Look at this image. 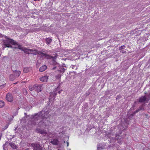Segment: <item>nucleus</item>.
<instances>
[{"label":"nucleus","mask_w":150,"mask_h":150,"mask_svg":"<svg viewBox=\"0 0 150 150\" xmlns=\"http://www.w3.org/2000/svg\"><path fill=\"white\" fill-rule=\"evenodd\" d=\"M39 114L41 115L42 120L38 122L37 125V127L39 128H36L35 131L42 135H46L47 134L46 130L41 128H45L46 127L48 126L51 124L50 122L47 119L50 116L49 112L42 110L39 112Z\"/></svg>","instance_id":"nucleus-1"},{"label":"nucleus","mask_w":150,"mask_h":150,"mask_svg":"<svg viewBox=\"0 0 150 150\" xmlns=\"http://www.w3.org/2000/svg\"><path fill=\"white\" fill-rule=\"evenodd\" d=\"M4 43L5 47L19 49V48H18L19 45H20L22 47L21 45L18 44L17 42H16L14 40L11 39H8L7 40H5Z\"/></svg>","instance_id":"nucleus-2"},{"label":"nucleus","mask_w":150,"mask_h":150,"mask_svg":"<svg viewBox=\"0 0 150 150\" xmlns=\"http://www.w3.org/2000/svg\"><path fill=\"white\" fill-rule=\"evenodd\" d=\"M41 118V116L40 114H39V112L36 114H35L33 117L32 119L30 122L31 123L32 125L34 126L37 125L38 122H36L35 121L39 120L40 118Z\"/></svg>","instance_id":"nucleus-3"},{"label":"nucleus","mask_w":150,"mask_h":150,"mask_svg":"<svg viewBox=\"0 0 150 150\" xmlns=\"http://www.w3.org/2000/svg\"><path fill=\"white\" fill-rule=\"evenodd\" d=\"M18 47V48L19 49L23 51L25 53L29 54L31 52H32L33 54L36 55V52H37V50H33L32 49L22 47L20 45H19Z\"/></svg>","instance_id":"nucleus-4"},{"label":"nucleus","mask_w":150,"mask_h":150,"mask_svg":"<svg viewBox=\"0 0 150 150\" xmlns=\"http://www.w3.org/2000/svg\"><path fill=\"white\" fill-rule=\"evenodd\" d=\"M31 146L33 147V150H43L42 146H41L39 142L32 143Z\"/></svg>","instance_id":"nucleus-5"},{"label":"nucleus","mask_w":150,"mask_h":150,"mask_svg":"<svg viewBox=\"0 0 150 150\" xmlns=\"http://www.w3.org/2000/svg\"><path fill=\"white\" fill-rule=\"evenodd\" d=\"M34 87H35V91L37 93H39L41 91L42 88V84H35L34 85Z\"/></svg>","instance_id":"nucleus-6"},{"label":"nucleus","mask_w":150,"mask_h":150,"mask_svg":"<svg viewBox=\"0 0 150 150\" xmlns=\"http://www.w3.org/2000/svg\"><path fill=\"white\" fill-rule=\"evenodd\" d=\"M6 99L8 102H11L13 100V98L12 94L10 93H8L6 96Z\"/></svg>","instance_id":"nucleus-7"},{"label":"nucleus","mask_w":150,"mask_h":150,"mask_svg":"<svg viewBox=\"0 0 150 150\" xmlns=\"http://www.w3.org/2000/svg\"><path fill=\"white\" fill-rule=\"evenodd\" d=\"M58 89V88L57 87L55 90H54L53 92L51 93L50 96L51 98H54V99L55 98L57 93Z\"/></svg>","instance_id":"nucleus-8"},{"label":"nucleus","mask_w":150,"mask_h":150,"mask_svg":"<svg viewBox=\"0 0 150 150\" xmlns=\"http://www.w3.org/2000/svg\"><path fill=\"white\" fill-rule=\"evenodd\" d=\"M147 100V98L145 96H142L139 98L138 102L140 103H144Z\"/></svg>","instance_id":"nucleus-9"},{"label":"nucleus","mask_w":150,"mask_h":150,"mask_svg":"<svg viewBox=\"0 0 150 150\" xmlns=\"http://www.w3.org/2000/svg\"><path fill=\"white\" fill-rule=\"evenodd\" d=\"M32 69V68L31 67H25L23 68V72L24 73H27L30 71Z\"/></svg>","instance_id":"nucleus-10"},{"label":"nucleus","mask_w":150,"mask_h":150,"mask_svg":"<svg viewBox=\"0 0 150 150\" xmlns=\"http://www.w3.org/2000/svg\"><path fill=\"white\" fill-rule=\"evenodd\" d=\"M30 102L32 104L35 105L37 103V99L35 97L31 98H30Z\"/></svg>","instance_id":"nucleus-11"},{"label":"nucleus","mask_w":150,"mask_h":150,"mask_svg":"<svg viewBox=\"0 0 150 150\" xmlns=\"http://www.w3.org/2000/svg\"><path fill=\"white\" fill-rule=\"evenodd\" d=\"M48 76H45L40 78V80L42 81L46 82L48 79Z\"/></svg>","instance_id":"nucleus-12"},{"label":"nucleus","mask_w":150,"mask_h":150,"mask_svg":"<svg viewBox=\"0 0 150 150\" xmlns=\"http://www.w3.org/2000/svg\"><path fill=\"white\" fill-rule=\"evenodd\" d=\"M125 48V45H122L120 47L119 49L120 50V52L122 53H125L126 52V51L124 50V49Z\"/></svg>","instance_id":"nucleus-13"},{"label":"nucleus","mask_w":150,"mask_h":150,"mask_svg":"<svg viewBox=\"0 0 150 150\" xmlns=\"http://www.w3.org/2000/svg\"><path fill=\"white\" fill-rule=\"evenodd\" d=\"M13 71L14 75L16 78L19 77L21 74V71H20L15 70V71Z\"/></svg>","instance_id":"nucleus-14"},{"label":"nucleus","mask_w":150,"mask_h":150,"mask_svg":"<svg viewBox=\"0 0 150 150\" xmlns=\"http://www.w3.org/2000/svg\"><path fill=\"white\" fill-rule=\"evenodd\" d=\"M59 142V141L57 139H54L52 141H51L50 142L51 144L54 145H57Z\"/></svg>","instance_id":"nucleus-15"},{"label":"nucleus","mask_w":150,"mask_h":150,"mask_svg":"<svg viewBox=\"0 0 150 150\" xmlns=\"http://www.w3.org/2000/svg\"><path fill=\"white\" fill-rule=\"evenodd\" d=\"M47 69V67L45 65H43L39 69V71L41 72H42L45 71Z\"/></svg>","instance_id":"nucleus-16"},{"label":"nucleus","mask_w":150,"mask_h":150,"mask_svg":"<svg viewBox=\"0 0 150 150\" xmlns=\"http://www.w3.org/2000/svg\"><path fill=\"white\" fill-rule=\"evenodd\" d=\"M52 41V40L50 38H46L45 39V41L47 45L50 44Z\"/></svg>","instance_id":"nucleus-17"},{"label":"nucleus","mask_w":150,"mask_h":150,"mask_svg":"<svg viewBox=\"0 0 150 150\" xmlns=\"http://www.w3.org/2000/svg\"><path fill=\"white\" fill-rule=\"evenodd\" d=\"M65 69L63 67H61L58 69V71L59 73H62V74L65 72Z\"/></svg>","instance_id":"nucleus-18"},{"label":"nucleus","mask_w":150,"mask_h":150,"mask_svg":"<svg viewBox=\"0 0 150 150\" xmlns=\"http://www.w3.org/2000/svg\"><path fill=\"white\" fill-rule=\"evenodd\" d=\"M9 144L11 147L13 149H16L18 148V146L15 145L13 143L10 142Z\"/></svg>","instance_id":"nucleus-19"},{"label":"nucleus","mask_w":150,"mask_h":150,"mask_svg":"<svg viewBox=\"0 0 150 150\" xmlns=\"http://www.w3.org/2000/svg\"><path fill=\"white\" fill-rule=\"evenodd\" d=\"M144 105H142L139 107V108L134 112V113H136L141 110H144Z\"/></svg>","instance_id":"nucleus-20"},{"label":"nucleus","mask_w":150,"mask_h":150,"mask_svg":"<svg viewBox=\"0 0 150 150\" xmlns=\"http://www.w3.org/2000/svg\"><path fill=\"white\" fill-rule=\"evenodd\" d=\"M40 54V56H41V57H44V56H45V57H46V55H47V54H46V53H44L41 51H38L37 50V52H36V54Z\"/></svg>","instance_id":"nucleus-21"},{"label":"nucleus","mask_w":150,"mask_h":150,"mask_svg":"<svg viewBox=\"0 0 150 150\" xmlns=\"http://www.w3.org/2000/svg\"><path fill=\"white\" fill-rule=\"evenodd\" d=\"M16 78L14 75L13 74H11L9 76L10 80L11 81L14 80Z\"/></svg>","instance_id":"nucleus-22"},{"label":"nucleus","mask_w":150,"mask_h":150,"mask_svg":"<svg viewBox=\"0 0 150 150\" xmlns=\"http://www.w3.org/2000/svg\"><path fill=\"white\" fill-rule=\"evenodd\" d=\"M52 64L54 65H56L58 64V63L56 61L55 59H52L51 61Z\"/></svg>","instance_id":"nucleus-23"},{"label":"nucleus","mask_w":150,"mask_h":150,"mask_svg":"<svg viewBox=\"0 0 150 150\" xmlns=\"http://www.w3.org/2000/svg\"><path fill=\"white\" fill-rule=\"evenodd\" d=\"M4 105V103L3 101H0V108H2Z\"/></svg>","instance_id":"nucleus-24"},{"label":"nucleus","mask_w":150,"mask_h":150,"mask_svg":"<svg viewBox=\"0 0 150 150\" xmlns=\"http://www.w3.org/2000/svg\"><path fill=\"white\" fill-rule=\"evenodd\" d=\"M29 89L30 91H32L33 90H35V87H34V85L33 86H29Z\"/></svg>","instance_id":"nucleus-25"},{"label":"nucleus","mask_w":150,"mask_h":150,"mask_svg":"<svg viewBox=\"0 0 150 150\" xmlns=\"http://www.w3.org/2000/svg\"><path fill=\"white\" fill-rule=\"evenodd\" d=\"M70 68H71L72 69L76 70L78 69V67L76 65H72L71 66Z\"/></svg>","instance_id":"nucleus-26"},{"label":"nucleus","mask_w":150,"mask_h":150,"mask_svg":"<svg viewBox=\"0 0 150 150\" xmlns=\"http://www.w3.org/2000/svg\"><path fill=\"white\" fill-rule=\"evenodd\" d=\"M47 59H52V56H51L47 54L46 57Z\"/></svg>","instance_id":"nucleus-27"},{"label":"nucleus","mask_w":150,"mask_h":150,"mask_svg":"<svg viewBox=\"0 0 150 150\" xmlns=\"http://www.w3.org/2000/svg\"><path fill=\"white\" fill-rule=\"evenodd\" d=\"M23 92L24 94L25 95H26L27 94V91L25 88L23 89Z\"/></svg>","instance_id":"nucleus-28"},{"label":"nucleus","mask_w":150,"mask_h":150,"mask_svg":"<svg viewBox=\"0 0 150 150\" xmlns=\"http://www.w3.org/2000/svg\"><path fill=\"white\" fill-rule=\"evenodd\" d=\"M135 114V113L134 112V113L130 115L128 117L129 118V119H130L131 118H132L133 117L134 115Z\"/></svg>","instance_id":"nucleus-29"},{"label":"nucleus","mask_w":150,"mask_h":150,"mask_svg":"<svg viewBox=\"0 0 150 150\" xmlns=\"http://www.w3.org/2000/svg\"><path fill=\"white\" fill-rule=\"evenodd\" d=\"M58 56V55L57 54H55V55L52 56V59H55L57 58Z\"/></svg>","instance_id":"nucleus-30"},{"label":"nucleus","mask_w":150,"mask_h":150,"mask_svg":"<svg viewBox=\"0 0 150 150\" xmlns=\"http://www.w3.org/2000/svg\"><path fill=\"white\" fill-rule=\"evenodd\" d=\"M61 77V75L58 74L56 76V77L57 79L60 78Z\"/></svg>","instance_id":"nucleus-31"},{"label":"nucleus","mask_w":150,"mask_h":150,"mask_svg":"<svg viewBox=\"0 0 150 150\" xmlns=\"http://www.w3.org/2000/svg\"><path fill=\"white\" fill-rule=\"evenodd\" d=\"M99 145H98V150H101L103 148L102 147H100L99 146Z\"/></svg>","instance_id":"nucleus-32"},{"label":"nucleus","mask_w":150,"mask_h":150,"mask_svg":"<svg viewBox=\"0 0 150 150\" xmlns=\"http://www.w3.org/2000/svg\"><path fill=\"white\" fill-rule=\"evenodd\" d=\"M90 94V93L89 92H86V96H89Z\"/></svg>","instance_id":"nucleus-33"},{"label":"nucleus","mask_w":150,"mask_h":150,"mask_svg":"<svg viewBox=\"0 0 150 150\" xmlns=\"http://www.w3.org/2000/svg\"><path fill=\"white\" fill-rule=\"evenodd\" d=\"M62 91V90H61V91H59L58 88V90L57 91V93L58 92L59 94L61 93V92Z\"/></svg>","instance_id":"nucleus-34"},{"label":"nucleus","mask_w":150,"mask_h":150,"mask_svg":"<svg viewBox=\"0 0 150 150\" xmlns=\"http://www.w3.org/2000/svg\"><path fill=\"white\" fill-rule=\"evenodd\" d=\"M148 100H150V93L149 94V95L148 96Z\"/></svg>","instance_id":"nucleus-35"},{"label":"nucleus","mask_w":150,"mask_h":150,"mask_svg":"<svg viewBox=\"0 0 150 150\" xmlns=\"http://www.w3.org/2000/svg\"><path fill=\"white\" fill-rule=\"evenodd\" d=\"M5 38H6V39H7V40H8V39H10L9 38H8V37H7V36H5Z\"/></svg>","instance_id":"nucleus-36"},{"label":"nucleus","mask_w":150,"mask_h":150,"mask_svg":"<svg viewBox=\"0 0 150 150\" xmlns=\"http://www.w3.org/2000/svg\"><path fill=\"white\" fill-rule=\"evenodd\" d=\"M56 68V67H54L53 68H52V70H55Z\"/></svg>","instance_id":"nucleus-37"},{"label":"nucleus","mask_w":150,"mask_h":150,"mask_svg":"<svg viewBox=\"0 0 150 150\" xmlns=\"http://www.w3.org/2000/svg\"><path fill=\"white\" fill-rule=\"evenodd\" d=\"M71 73H74V74H76V72L75 71L71 72Z\"/></svg>","instance_id":"nucleus-38"},{"label":"nucleus","mask_w":150,"mask_h":150,"mask_svg":"<svg viewBox=\"0 0 150 150\" xmlns=\"http://www.w3.org/2000/svg\"><path fill=\"white\" fill-rule=\"evenodd\" d=\"M4 86L1 85L0 86V88H2Z\"/></svg>","instance_id":"nucleus-39"},{"label":"nucleus","mask_w":150,"mask_h":150,"mask_svg":"<svg viewBox=\"0 0 150 150\" xmlns=\"http://www.w3.org/2000/svg\"><path fill=\"white\" fill-rule=\"evenodd\" d=\"M8 125H7L4 128V129H7V128L8 127Z\"/></svg>","instance_id":"nucleus-40"},{"label":"nucleus","mask_w":150,"mask_h":150,"mask_svg":"<svg viewBox=\"0 0 150 150\" xmlns=\"http://www.w3.org/2000/svg\"><path fill=\"white\" fill-rule=\"evenodd\" d=\"M67 146H69V142H67Z\"/></svg>","instance_id":"nucleus-41"},{"label":"nucleus","mask_w":150,"mask_h":150,"mask_svg":"<svg viewBox=\"0 0 150 150\" xmlns=\"http://www.w3.org/2000/svg\"><path fill=\"white\" fill-rule=\"evenodd\" d=\"M25 150H30L29 149H25Z\"/></svg>","instance_id":"nucleus-42"},{"label":"nucleus","mask_w":150,"mask_h":150,"mask_svg":"<svg viewBox=\"0 0 150 150\" xmlns=\"http://www.w3.org/2000/svg\"><path fill=\"white\" fill-rule=\"evenodd\" d=\"M118 135V134H116V137H117V136Z\"/></svg>","instance_id":"nucleus-43"},{"label":"nucleus","mask_w":150,"mask_h":150,"mask_svg":"<svg viewBox=\"0 0 150 150\" xmlns=\"http://www.w3.org/2000/svg\"><path fill=\"white\" fill-rule=\"evenodd\" d=\"M120 138V137H118V139H120L121 137H120V138Z\"/></svg>","instance_id":"nucleus-44"},{"label":"nucleus","mask_w":150,"mask_h":150,"mask_svg":"<svg viewBox=\"0 0 150 150\" xmlns=\"http://www.w3.org/2000/svg\"><path fill=\"white\" fill-rule=\"evenodd\" d=\"M3 50H4V47H3Z\"/></svg>","instance_id":"nucleus-45"},{"label":"nucleus","mask_w":150,"mask_h":150,"mask_svg":"<svg viewBox=\"0 0 150 150\" xmlns=\"http://www.w3.org/2000/svg\"><path fill=\"white\" fill-rule=\"evenodd\" d=\"M16 83H14V84H16Z\"/></svg>","instance_id":"nucleus-46"},{"label":"nucleus","mask_w":150,"mask_h":150,"mask_svg":"<svg viewBox=\"0 0 150 150\" xmlns=\"http://www.w3.org/2000/svg\"><path fill=\"white\" fill-rule=\"evenodd\" d=\"M25 115H26V113H25Z\"/></svg>","instance_id":"nucleus-47"},{"label":"nucleus","mask_w":150,"mask_h":150,"mask_svg":"<svg viewBox=\"0 0 150 150\" xmlns=\"http://www.w3.org/2000/svg\"><path fill=\"white\" fill-rule=\"evenodd\" d=\"M145 94H146V93L145 92Z\"/></svg>","instance_id":"nucleus-48"}]
</instances>
